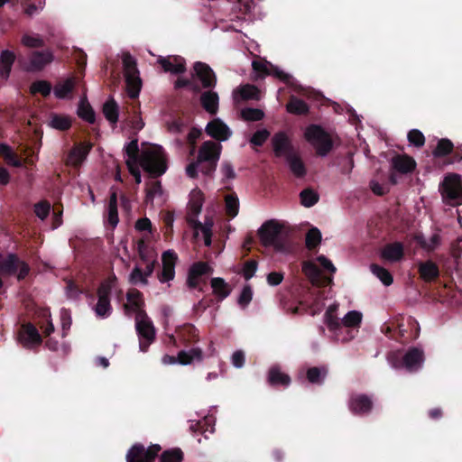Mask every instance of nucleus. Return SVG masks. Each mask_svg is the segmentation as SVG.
<instances>
[{"label":"nucleus","mask_w":462,"mask_h":462,"mask_svg":"<svg viewBox=\"0 0 462 462\" xmlns=\"http://www.w3.org/2000/svg\"><path fill=\"white\" fill-rule=\"evenodd\" d=\"M125 152L127 161L139 162L143 171L152 178L162 176L167 170L166 156L161 146H153L139 154L138 140L134 139L125 146Z\"/></svg>","instance_id":"f257e3e1"},{"label":"nucleus","mask_w":462,"mask_h":462,"mask_svg":"<svg viewBox=\"0 0 462 462\" xmlns=\"http://www.w3.org/2000/svg\"><path fill=\"white\" fill-rule=\"evenodd\" d=\"M258 236L264 247H273L280 253L289 251V233L277 220L265 221L258 229Z\"/></svg>","instance_id":"f03ea898"},{"label":"nucleus","mask_w":462,"mask_h":462,"mask_svg":"<svg viewBox=\"0 0 462 462\" xmlns=\"http://www.w3.org/2000/svg\"><path fill=\"white\" fill-rule=\"evenodd\" d=\"M304 138L313 146L319 157L327 156L334 148L330 134L319 125L311 124L307 126Z\"/></svg>","instance_id":"7ed1b4c3"},{"label":"nucleus","mask_w":462,"mask_h":462,"mask_svg":"<svg viewBox=\"0 0 462 462\" xmlns=\"http://www.w3.org/2000/svg\"><path fill=\"white\" fill-rule=\"evenodd\" d=\"M221 144L213 141L204 142L199 150L197 161L201 164V172L210 176L217 169L220 158Z\"/></svg>","instance_id":"20e7f679"},{"label":"nucleus","mask_w":462,"mask_h":462,"mask_svg":"<svg viewBox=\"0 0 462 462\" xmlns=\"http://www.w3.org/2000/svg\"><path fill=\"white\" fill-rule=\"evenodd\" d=\"M123 66L127 95L132 99L137 98L142 88V79L139 76L136 60L128 52L123 55Z\"/></svg>","instance_id":"39448f33"},{"label":"nucleus","mask_w":462,"mask_h":462,"mask_svg":"<svg viewBox=\"0 0 462 462\" xmlns=\"http://www.w3.org/2000/svg\"><path fill=\"white\" fill-rule=\"evenodd\" d=\"M30 266L21 260L16 254L10 253L5 257L0 254V273L3 275H16L19 281L27 277Z\"/></svg>","instance_id":"423d86ee"},{"label":"nucleus","mask_w":462,"mask_h":462,"mask_svg":"<svg viewBox=\"0 0 462 462\" xmlns=\"http://www.w3.org/2000/svg\"><path fill=\"white\" fill-rule=\"evenodd\" d=\"M135 328L139 337L140 350L146 352L155 339V329L144 310H139L136 314Z\"/></svg>","instance_id":"0eeeda50"},{"label":"nucleus","mask_w":462,"mask_h":462,"mask_svg":"<svg viewBox=\"0 0 462 462\" xmlns=\"http://www.w3.org/2000/svg\"><path fill=\"white\" fill-rule=\"evenodd\" d=\"M389 359L394 368L404 367L408 372H416L422 366L424 353L418 347H411L401 360L395 354H393Z\"/></svg>","instance_id":"6e6552de"},{"label":"nucleus","mask_w":462,"mask_h":462,"mask_svg":"<svg viewBox=\"0 0 462 462\" xmlns=\"http://www.w3.org/2000/svg\"><path fill=\"white\" fill-rule=\"evenodd\" d=\"M439 189L443 199L450 204L462 203V181L458 174L446 176Z\"/></svg>","instance_id":"1a4fd4ad"},{"label":"nucleus","mask_w":462,"mask_h":462,"mask_svg":"<svg viewBox=\"0 0 462 462\" xmlns=\"http://www.w3.org/2000/svg\"><path fill=\"white\" fill-rule=\"evenodd\" d=\"M162 447L152 444L147 448L142 443H134L127 451L126 462H154Z\"/></svg>","instance_id":"9d476101"},{"label":"nucleus","mask_w":462,"mask_h":462,"mask_svg":"<svg viewBox=\"0 0 462 462\" xmlns=\"http://www.w3.org/2000/svg\"><path fill=\"white\" fill-rule=\"evenodd\" d=\"M252 67L256 74V79H263L266 76H273L281 81L289 84L292 78L290 74L282 71L277 66L273 65L266 60H254L252 62Z\"/></svg>","instance_id":"9b49d317"},{"label":"nucleus","mask_w":462,"mask_h":462,"mask_svg":"<svg viewBox=\"0 0 462 462\" xmlns=\"http://www.w3.org/2000/svg\"><path fill=\"white\" fill-rule=\"evenodd\" d=\"M347 406L354 415L365 416L373 411L374 400L372 396L365 393H352L349 396Z\"/></svg>","instance_id":"f8f14e48"},{"label":"nucleus","mask_w":462,"mask_h":462,"mask_svg":"<svg viewBox=\"0 0 462 462\" xmlns=\"http://www.w3.org/2000/svg\"><path fill=\"white\" fill-rule=\"evenodd\" d=\"M192 79H197L201 83V88L212 89L217 85V76L213 69L205 62L196 61L193 65Z\"/></svg>","instance_id":"ddd939ff"},{"label":"nucleus","mask_w":462,"mask_h":462,"mask_svg":"<svg viewBox=\"0 0 462 462\" xmlns=\"http://www.w3.org/2000/svg\"><path fill=\"white\" fill-rule=\"evenodd\" d=\"M203 351L199 347H193L189 351L181 350L178 353L177 356L165 355L162 357V362L165 365L180 364L182 365H190L192 362H201L203 360Z\"/></svg>","instance_id":"4468645a"},{"label":"nucleus","mask_w":462,"mask_h":462,"mask_svg":"<svg viewBox=\"0 0 462 462\" xmlns=\"http://www.w3.org/2000/svg\"><path fill=\"white\" fill-rule=\"evenodd\" d=\"M272 146L274 155L278 158H286L295 152L291 138L283 131H279L273 135Z\"/></svg>","instance_id":"2eb2a0df"},{"label":"nucleus","mask_w":462,"mask_h":462,"mask_svg":"<svg viewBox=\"0 0 462 462\" xmlns=\"http://www.w3.org/2000/svg\"><path fill=\"white\" fill-rule=\"evenodd\" d=\"M212 273V268L206 262L194 263L189 269L187 277V286L189 289H199L203 291L202 287H199V279L207 274Z\"/></svg>","instance_id":"dca6fc26"},{"label":"nucleus","mask_w":462,"mask_h":462,"mask_svg":"<svg viewBox=\"0 0 462 462\" xmlns=\"http://www.w3.org/2000/svg\"><path fill=\"white\" fill-rule=\"evenodd\" d=\"M178 260L177 254L172 250L165 251L162 254V270L158 278L161 282H167L174 279L175 265Z\"/></svg>","instance_id":"f3484780"},{"label":"nucleus","mask_w":462,"mask_h":462,"mask_svg":"<svg viewBox=\"0 0 462 462\" xmlns=\"http://www.w3.org/2000/svg\"><path fill=\"white\" fill-rule=\"evenodd\" d=\"M19 340L25 347L40 346L42 343V336L37 328L32 323L22 325L19 332Z\"/></svg>","instance_id":"a211bd4d"},{"label":"nucleus","mask_w":462,"mask_h":462,"mask_svg":"<svg viewBox=\"0 0 462 462\" xmlns=\"http://www.w3.org/2000/svg\"><path fill=\"white\" fill-rule=\"evenodd\" d=\"M158 63L165 72L172 74H182L186 71V60L183 57L172 55L168 57H159Z\"/></svg>","instance_id":"6ab92c4d"},{"label":"nucleus","mask_w":462,"mask_h":462,"mask_svg":"<svg viewBox=\"0 0 462 462\" xmlns=\"http://www.w3.org/2000/svg\"><path fill=\"white\" fill-rule=\"evenodd\" d=\"M206 133L219 142L226 141L232 134L229 127L219 118H215L207 125Z\"/></svg>","instance_id":"aec40b11"},{"label":"nucleus","mask_w":462,"mask_h":462,"mask_svg":"<svg viewBox=\"0 0 462 462\" xmlns=\"http://www.w3.org/2000/svg\"><path fill=\"white\" fill-rule=\"evenodd\" d=\"M93 144L90 142H81L76 144L68 155V162L74 167H79L87 159Z\"/></svg>","instance_id":"412c9836"},{"label":"nucleus","mask_w":462,"mask_h":462,"mask_svg":"<svg viewBox=\"0 0 462 462\" xmlns=\"http://www.w3.org/2000/svg\"><path fill=\"white\" fill-rule=\"evenodd\" d=\"M380 256L390 263L399 262L404 256V246L401 242L386 244L381 250Z\"/></svg>","instance_id":"4be33fe9"},{"label":"nucleus","mask_w":462,"mask_h":462,"mask_svg":"<svg viewBox=\"0 0 462 462\" xmlns=\"http://www.w3.org/2000/svg\"><path fill=\"white\" fill-rule=\"evenodd\" d=\"M291 382L290 375L283 373L279 365H275L270 367L267 374V383L269 385L275 388H286L291 384Z\"/></svg>","instance_id":"5701e85b"},{"label":"nucleus","mask_w":462,"mask_h":462,"mask_svg":"<svg viewBox=\"0 0 462 462\" xmlns=\"http://www.w3.org/2000/svg\"><path fill=\"white\" fill-rule=\"evenodd\" d=\"M391 164L393 170L402 173H411L416 168L415 160L407 154H397L392 158Z\"/></svg>","instance_id":"b1692460"},{"label":"nucleus","mask_w":462,"mask_h":462,"mask_svg":"<svg viewBox=\"0 0 462 462\" xmlns=\"http://www.w3.org/2000/svg\"><path fill=\"white\" fill-rule=\"evenodd\" d=\"M418 273L420 279L426 282H431L439 277V268L431 260L420 262L418 264Z\"/></svg>","instance_id":"393cba45"},{"label":"nucleus","mask_w":462,"mask_h":462,"mask_svg":"<svg viewBox=\"0 0 462 462\" xmlns=\"http://www.w3.org/2000/svg\"><path fill=\"white\" fill-rule=\"evenodd\" d=\"M52 60V53L48 51H32L30 57V65L28 69L30 71H40L47 64L51 63Z\"/></svg>","instance_id":"a878e982"},{"label":"nucleus","mask_w":462,"mask_h":462,"mask_svg":"<svg viewBox=\"0 0 462 462\" xmlns=\"http://www.w3.org/2000/svg\"><path fill=\"white\" fill-rule=\"evenodd\" d=\"M177 337L185 346H188L199 341V330L194 325L186 324L177 330Z\"/></svg>","instance_id":"bb28decb"},{"label":"nucleus","mask_w":462,"mask_h":462,"mask_svg":"<svg viewBox=\"0 0 462 462\" xmlns=\"http://www.w3.org/2000/svg\"><path fill=\"white\" fill-rule=\"evenodd\" d=\"M200 104L208 114L216 115L219 105L218 94L211 89L203 92L200 96Z\"/></svg>","instance_id":"cd10ccee"},{"label":"nucleus","mask_w":462,"mask_h":462,"mask_svg":"<svg viewBox=\"0 0 462 462\" xmlns=\"http://www.w3.org/2000/svg\"><path fill=\"white\" fill-rule=\"evenodd\" d=\"M204 199V194L200 189H192L189 194V200L188 204L189 212L187 215L198 217L202 210Z\"/></svg>","instance_id":"c85d7f7f"},{"label":"nucleus","mask_w":462,"mask_h":462,"mask_svg":"<svg viewBox=\"0 0 462 462\" xmlns=\"http://www.w3.org/2000/svg\"><path fill=\"white\" fill-rule=\"evenodd\" d=\"M285 159L289 164L290 170L291 171L295 177L303 178L306 175V166L301 158L300 157V155L296 152L289 155Z\"/></svg>","instance_id":"c756f323"},{"label":"nucleus","mask_w":462,"mask_h":462,"mask_svg":"<svg viewBox=\"0 0 462 462\" xmlns=\"http://www.w3.org/2000/svg\"><path fill=\"white\" fill-rule=\"evenodd\" d=\"M408 325L411 328H415V332L413 334L406 335L407 331L404 328L403 324H400L398 326V336H394V338L402 343H406L411 340H414L419 337L420 328L418 322L411 317L408 318Z\"/></svg>","instance_id":"7c9ffc66"},{"label":"nucleus","mask_w":462,"mask_h":462,"mask_svg":"<svg viewBox=\"0 0 462 462\" xmlns=\"http://www.w3.org/2000/svg\"><path fill=\"white\" fill-rule=\"evenodd\" d=\"M15 60L14 52L5 50L0 54V75L3 79H7L10 75L12 66Z\"/></svg>","instance_id":"2f4dec72"},{"label":"nucleus","mask_w":462,"mask_h":462,"mask_svg":"<svg viewBox=\"0 0 462 462\" xmlns=\"http://www.w3.org/2000/svg\"><path fill=\"white\" fill-rule=\"evenodd\" d=\"M118 221L117 193L116 190H112L107 207V222L113 228H115L117 226Z\"/></svg>","instance_id":"473e14b6"},{"label":"nucleus","mask_w":462,"mask_h":462,"mask_svg":"<svg viewBox=\"0 0 462 462\" xmlns=\"http://www.w3.org/2000/svg\"><path fill=\"white\" fill-rule=\"evenodd\" d=\"M286 109L291 114L301 116L308 114L309 106L304 100L291 96L286 105Z\"/></svg>","instance_id":"72a5a7b5"},{"label":"nucleus","mask_w":462,"mask_h":462,"mask_svg":"<svg viewBox=\"0 0 462 462\" xmlns=\"http://www.w3.org/2000/svg\"><path fill=\"white\" fill-rule=\"evenodd\" d=\"M210 283L213 293L217 297L218 300L226 299L231 292V289L223 278H212Z\"/></svg>","instance_id":"f704fd0d"},{"label":"nucleus","mask_w":462,"mask_h":462,"mask_svg":"<svg viewBox=\"0 0 462 462\" xmlns=\"http://www.w3.org/2000/svg\"><path fill=\"white\" fill-rule=\"evenodd\" d=\"M143 293L137 289H131L126 293V299L128 304L125 305V309H129L130 307L138 313L139 310H143L142 307L143 306Z\"/></svg>","instance_id":"c9c22d12"},{"label":"nucleus","mask_w":462,"mask_h":462,"mask_svg":"<svg viewBox=\"0 0 462 462\" xmlns=\"http://www.w3.org/2000/svg\"><path fill=\"white\" fill-rule=\"evenodd\" d=\"M453 150L454 144L451 140L441 138L438 141L436 147L432 151V155L435 158H443L452 153Z\"/></svg>","instance_id":"e433bc0d"},{"label":"nucleus","mask_w":462,"mask_h":462,"mask_svg":"<svg viewBox=\"0 0 462 462\" xmlns=\"http://www.w3.org/2000/svg\"><path fill=\"white\" fill-rule=\"evenodd\" d=\"M75 88L74 78H69L62 82H59L54 87V95L57 98L64 99Z\"/></svg>","instance_id":"4c0bfd02"},{"label":"nucleus","mask_w":462,"mask_h":462,"mask_svg":"<svg viewBox=\"0 0 462 462\" xmlns=\"http://www.w3.org/2000/svg\"><path fill=\"white\" fill-rule=\"evenodd\" d=\"M103 114L111 124H116L118 121L119 108L114 98H110L103 105Z\"/></svg>","instance_id":"58836bf2"},{"label":"nucleus","mask_w":462,"mask_h":462,"mask_svg":"<svg viewBox=\"0 0 462 462\" xmlns=\"http://www.w3.org/2000/svg\"><path fill=\"white\" fill-rule=\"evenodd\" d=\"M78 116L89 124L96 121V114L87 99H81L78 107Z\"/></svg>","instance_id":"ea45409f"},{"label":"nucleus","mask_w":462,"mask_h":462,"mask_svg":"<svg viewBox=\"0 0 462 462\" xmlns=\"http://www.w3.org/2000/svg\"><path fill=\"white\" fill-rule=\"evenodd\" d=\"M71 119L68 116L52 114L49 125L60 131H67L71 127Z\"/></svg>","instance_id":"a19ab883"},{"label":"nucleus","mask_w":462,"mask_h":462,"mask_svg":"<svg viewBox=\"0 0 462 462\" xmlns=\"http://www.w3.org/2000/svg\"><path fill=\"white\" fill-rule=\"evenodd\" d=\"M370 269L373 274H374L383 285L390 286L393 282V275L387 269L376 263H372Z\"/></svg>","instance_id":"79ce46f5"},{"label":"nucleus","mask_w":462,"mask_h":462,"mask_svg":"<svg viewBox=\"0 0 462 462\" xmlns=\"http://www.w3.org/2000/svg\"><path fill=\"white\" fill-rule=\"evenodd\" d=\"M184 454L180 448H174L164 450L160 457V462H182Z\"/></svg>","instance_id":"37998d69"},{"label":"nucleus","mask_w":462,"mask_h":462,"mask_svg":"<svg viewBox=\"0 0 462 462\" xmlns=\"http://www.w3.org/2000/svg\"><path fill=\"white\" fill-rule=\"evenodd\" d=\"M322 239L321 232L318 227H311L306 234L305 244L309 250H314L320 244Z\"/></svg>","instance_id":"c03bdc74"},{"label":"nucleus","mask_w":462,"mask_h":462,"mask_svg":"<svg viewBox=\"0 0 462 462\" xmlns=\"http://www.w3.org/2000/svg\"><path fill=\"white\" fill-rule=\"evenodd\" d=\"M198 217H194L191 215H187L186 221L189 226L194 230L195 235L197 236L199 231H201L204 234L206 229H212L213 221L207 220L204 224L197 219Z\"/></svg>","instance_id":"a18cd8bd"},{"label":"nucleus","mask_w":462,"mask_h":462,"mask_svg":"<svg viewBox=\"0 0 462 462\" xmlns=\"http://www.w3.org/2000/svg\"><path fill=\"white\" fill-rule=\"evenodd\" d=\"M0 155L10 165L19 167L21 162L12 148L6 143H0Z\"/></svg>","instance_id":"49530a36"},{"label":"nucleus","mask_w":462,"mask_h":462,"mask_svg":"<svg viewBox=\"0 0 462 462\" xmlns=\"http://www.w3.org/2000/svg\"><path fill=\"white\" fill-rule=\"evenodd\" d=\"M97 316L106 318L112 312L110 298L98 297L97 302L94 308Z\"/></svg>","instance_id":"de8ad7c7"},{"label":"nucleus","mask_w":462,"mask_h":462,"mask_svg":"<svg viewBox=\"0 0 462 462\" xmlns=\"http://www.w3.org/2000/svg\"><path fill=\"white\" fill-rule=\"evenodd\" d=\"M116 282V277L115 275L109 276L104 280L97 288V297L110 298Z\"/></svg>","instance_id":"09e8293b"},{"label":"nucleus","mask_w":462,"mask_h":462,"mask_svg":"<svg viewBox=\"0 0 462 462\" xmlns=\"http://www.w3.org/2000/svg\"><path fill=\"white\" fill-rule=\"evenodd\" d=\"M226 213L230 217L237 216L239 211V200L236 194H229L225 199Z\"/></svg>","instance_id":"8fccbe9b"},{"label":"nucleus","mask_w":462,"mask_h":462,"mask_svg":"<svg viewBox=\"0 0 462 462\" xmlns=\"http://www.w3.org/2000/svg\"><path fill=\"white\" fill-rule=\"evenodd\" d=\"M327 374L326 368L317 366L310 367L307 370V379L311 383L321 384Z\"/></svg>","instance_id":"3c124183"},{"label":"nucleus","mask_w":462,"mask_h":462,"mask_svg":"<svg viewBox=\"0 0 462 462\" xmlns=\"http://www.w3.org/2000/svg\"><path fill=\"white\" fill-rule=\"evenodd\" d=\"M300 202L306 208L314 206L319 201V194L311 189H304L300 193Z\"/></svg>","instance_id":"603ef678"},{"label":"nucleus","mask_w":462,"mask_h":462,"mask_svg":"<svg viewBox=\"0 0 462 462\" xmlns=\"http://www.w3.org/2000/svg\"><path fill=\"white\" fill-rule=\"evenodd\" d=\"M302 272L312 282H317L321 273L319 268L311 261L302 263Z\"/></svg>","instance_id":"864d4df0"},{"label":"nucleus","mask_w":462,"mask_h":462,"mask_svg":"<svg viewBox=\"0 0 462 462\" xmlns=\"http://www.w3.org/2000/svg\"><path fill=\"white\" fill-rule=\"evenodd\" d=\"M238 93L243 100H259L260 91L259 89L250 84H246L240 88Z\"/></svg>","instance_id":"5fc2aeb1"},{"label":"nucleus","mask_w":462,"mask_h":462,"mask_svg":"<svg viewBox=\"0 0 462 462\" xmlns=\"http://www.w3.org/2000/svg\"><path fill=\"white\" fill-rule=\"evenodd\" d=\"M362 321V314L356 310L348 311L341 320L342 328H356Z\"/></svg>","instance_id":"6e6d98bb"},{"label":"nucleus","mask_w":462,"mask_h":462,"mask_svg":"<svg viewBox=\"0 0 462 462\" xmlns=\"http://www.w3.org/2000/svg\"><path fill=\"white\" fill-rule=\"evenodd\" d=\"M51 84L47 80H36L31 86L32 94L40 93L42 97H48L51 92Z\"/></svg>","instance_id":"4d7b16f0"},{"label":"nucleus","mask_w":462,"mask_h":462,"mask_svg":"<svg viewBox=\"0 0 462 462\" xmlns=\"http://www.w3.org/2000/svg\"><path fill=\"white\" fill-rule=\"evenodd\" d=\"M241 116L245 121L256 122L264 117V113L259 108L246 107L241 110Z\"/></svg>","instance_id":"13d9d810"},{"label":"nucleus","mask_w":462,"mask_h":462,"mask_svg":"<svg viewBox=\"0 0 462 462\" xmlns=\"http://www.w3.org/2000/svg\"><path fill=\"white\" fill-rule=\"evenodd\" d=\"M174 88L176 89L189 88L194 93H200L201 87L196 83L193 79L179 78L174 82Z\"/></svg>","instance_id":"bf43d9fd"},{"label":"nucleus","mask_w":462,"mask_h":462,"mask_svg":"<svg viewBox=\"0 0 462 462\" xmlns=\"http://www.w3.org/2000/svg\"><path fill=\"white\" fill-rule=\"evenodd\" d=\"M325 323L328 326V329L334 332L342 328V323L337 315L332 314L330 310H326L325 315Z\"/></svg>","instance_id":"052dcab7"},{"label":"nucleus","mask_w":462,"mask_h":462,"mask_svg":"<svg viewBox=\"0 0 462 462\" xmlns=\"http://www.w3.org/2000/svg\"><path fill=\"white\" fill-rule=\"evenodd\" d=\"M410 143L417 148H420L425 143L424 134L418 129L410 130L407 135Z\"/></svg>","instance_id":"680f3d73"},{"label":"nucleus","mask_w":462,"mask_h":462,"mask_svg":"<svg viewBox=\"0 0 462 462\" xmlns=\"http://www.w3.org/2000/svg\"><path fill=\"white\" fill-rule=\"evenodd\" d=\"M51 211V203L42 200L34 205V213L42 220L47 218Z\"/></svg>","instance_id":"e2e57ef3"},{"label":"nucleus","mask_w":462,"mask_h":462,"mask_svg":"<svg viewBox=\"0 0 462 462\" xmlns=\"http://www.w3.org/2000/svg\"><path fill=\"white\" fill-rule=\"evenodd\" d=\"M129 282L134 285L138 283H142L143 285L148 284V280L145 278L143 270L138 266L134 267L131 272Z\"/></svg>","instance_id":"0e129e2a"},{"label":"nucleus","mask_w":462,"mask_h":462,"mask_svg":"<svg viewBox=\"0 0 462 462\" xmlns=\"http://www.w3.org/2000/svg\"><path fill=\"white\" fill-rule=\"evenodd\" d=\"M60 322L62 328V337L67 336L68 330L70 328L72 324V319L70 316V311L67 309H61L60 310Z\"/></svg>","instance_id":"69168bd1"},{"label":"nucleus","mask_w":462,"mask_h":462,"mask_svg":"<svg viewBox=\"0 0 462 462\" xmlns=\"http://www.w3.org/2000/svg\"><path fill=\"white\" fill-rule=\"evenodd\" d=\"M252 298H253L252 288L250 285H245V286H244V288L238 297L237 302L241 307L245 308L251 302Z\"/></svg>","instance_id":"338daca9"},{"label":"nucleus","mask_w":462,"mask_h":462,"mask_svg":"<svg viewBox=\"0 0 462 462\" xmlns=\"http://www.w3.org/2000/svg\"><path fill=\"white\" fill-rule=\"evenodd\" d=\"M270 133L266 129L256 131L251 137L250 142L255 146H262L268 139Z\"/></svg>","instance_id":"774afa93"}]
</instances>
